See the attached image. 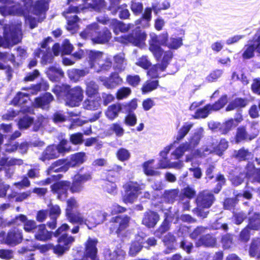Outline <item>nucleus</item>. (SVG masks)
I'll return each mask as SVG.
<instances>
[{
	"instance_id": "nucleus-1",
	"label": "nucleus",
	"mask_w": 260,
	"mask_h": 260,
	"mask_svg": "<svg viewBox=\"0 0 260 260\" xmlns=\"http://www.w3.org/2000/svg\"><path fill=\"white\" fill-rule=\"evenodd\" d=\"M49 0H40L34 6H31V0H24V5L25 10H27V13L20 8V4H15L11 5L8 0H0V2L4 3H7V5L0 7V13L3 16L9 15H23L26 19V23H28L31 28L37 26V23L39 21V16H42V18L45 17L44 12L48 8V3Z\"/></svg>"
},
{
	"instance_id": "nucleus-2",
	"label": "nucleus",
	"mask_w": 260,
	"mask_h": 260,
	"mask_svg": "<svg viewBox=\"0 0 260 260\" xmlns=\"http://www.w3.org/2000/svg\"><path fill=\"white\" fill-rule=\"evenodd\" d=\"M150 37L149 49L156 59H160L162 56V65L160 70H164L167 67L173 57L171 51H164L159 46L160 45L166 46L169 40L168 34L167 32L162 33L159 36L151 34Z\"/></svg>"
},
{
	"instance_id": "nucleus-3",
	"label": "nucleus",
	"mask_w": 260,
	"mask_h": 260,
	"mask_svg": "<svg viewBox=\"0 0 260 260\" xmlns=\"http://www.w3.org/2000/svg\"><path fill=\"white\" fill-rule=\"evenodd\" d=\"M85 160V153H76L70 156V159L67 162L64 160L59 159L53 163L48 170V174H51L53 172H66L70 167L79 166Z\"/></svg>"
},
{
	"instance_id": "nucleus-4",
	"label": "nucleus",
	"mask_w": 260,
	"mask_h": 260,
	"mask_svg": "<svg viewBox=\"0 0 260 260\" xmlns=\"http://www.w3.org/2000/svg\"><path fill=\"white\" fill-rule=\"evenodd\" d=\"M99 25L94 23L88 25L85 29L80 34L82 38H90L95 43L103 44L108 42L111 38V33L108 29H104L102 32H98Z\"/></svg>"
},
{
	"instance_id": "nucleus-5",
	"label": "nucleus",
	"mask_w": 260,
	"mask_h": 260,
	"mask_svg": "<svg viewBox=\"0 0 260 260\" xmlns=\"http://www.w3.org/2000/svg\"><path fill=\"white\" fill-rule=\"evenodd\" d=\"M88 57L90 68L93 69L96 72L108 71L112 67L110 58L101 52L89 51Z\"/></svg>"
},
{
	"instance_id": "nucleus-6",
	"label": "nucleus",
	"mask_w": 260,
	"mask_h": 260,
	"mask_svg": "<svg viewBox=\"0 0 260 260\" xmlns=\"http://www.w3.org/2000/svg\"><path fill=\"white\" fill-rule=\"evenodd\" d=\"M4 36L5 40L0 37V46L6 47L19 43L22 38L21 23L11 26L5 25Z\"/></svg>"
},
{
	"instance_id": "nucleus-7",
	"label": "nucleus",
	"mask_w": 260,
	"mask_h": 260,
	"mask_svg": "<svg viewBox=\"0 0 260 260\" xmlns=\"http://www.w3.org/2000/svg\"><path fill=\"white\" fill-rule=\"evenodd\" d=\"M71 146L66 140H62L57 145H50L48 146L43 151L40 157L42 161L56 158L59 156L60 154L69 152Z\"/></svg>"
},
{
	"instance_id": "nucleus-8",
	"label": "nucleus",
	"mask_w": 260,
	"mask_h": 260,
	"mask_svg": "<svg viewBox=\"0 0 260 260\" xmlns=\"http://www.w3.org/2000/svg\"><path fill=\"white\" fill-rule=\"evenodd\" d=\"M228 147V142L224 139H222L220 140L218 145L216 147L208 146L202 152L199 150L194 151L193 154L186 156L185 161L186 162L192 161L197 157L205 156L212 152H214L218 155H221L222 152L225 151Z\"/></svg>"
},
{
	"instance_id": "nucleus-9",
	"label": "nucleus",
	"mask_w": 260,
	"mask_h": 260,
	"mask_svg": "<svg viewBox=\"0 0 260 260\" xmlns=\"http://www.w3.org/2000/svg\"><path fill=\"white\" fill-rule=\"evenodd\" d=\"M107 216V213L103 210L90 211L86 213L85 216L82 214L83 221L78 223H85L89 229H92L103 223Z\"/></svg>"
},
{
	"instance_id": "nucleus-10",
	"label": "nucleus",
	"mask_w": 260,
	"mask_h": 260,
	"mask_svg": "<svg viewBox=\"0 0 260 260\" xmlns=\"http://www.w3.org/2000/svg\"><path fill=\"white\" fill-rule=\"evenodd\" d=\"M57 241L58 244L55 246L49 244L46 245L44 247L46 248L47 250L52 249L55 254L61 255L69 249L74 241V238L72 236H68L67 234H62L58 238Z\"/></svg>"
},
{
	"instance_id": "nucleus-11",
	"label": "nucleus",
	"mask_w": 260,
	"mask_h": 260,
	"mask_svg": "<svg viewBox=\"0 0 260 260\" xmlns=\"http://www.w3.org/2000/svg\"><path fill=\"white\" fill-rule=\"evenodd\" d=\"M125 193L123 197V201L125 203H133L138 198L140 191L144 187L140 186L137 182H128L123 185Z\"/></svg>"
},
{
	"instance_id": "nucleus-12",
	"label": "nucleus",
	"mask_w": 260,
	"mask_h": 260,
	"mask_svg": "<svg viewBox=\"0 0 260 260\" xmlns=\"http://www.w3.org/2000/svg\"><path fill=\"white\" fill-rule=\"evenodd\" d=\"M78 2L81 1L83 3L82 6L78 3V6H71L69 9L66 14L71 13H78L84 9H90L96 11L100 10L105 6L104 0H77Z\"/></svg>"
},
{
	"instance_id": "nucleus-13",
	"label": "nucleus",
	"mask_w": 260,
	"mask_h": 260,
	"mask_svg": "<svg viewBox=\"0 0 260 260\" xmlns=\"http://www.w3.org/2000/svg\"><path fill=\"white\" fill-rule=\"evenodd\" d=\"M213 200V194L207 191H204L199 194L197 199L199 216L203 218L207 216L208 212L202 211L201 208H209L212 204Z\"/></svg>"
},
{
	"instance_id": "nucleus-14",
	"label": "nucleus",
	"mask_w": 260,
	"mask_h": 260,
	"mask_svg": "<svg viewBox=\"0 0 260 260\" xmlns=\"http://www.w3.org/2000/svg\"><path fill=\"white\" fill-rule=\"evenodd\" d=\"M68 94L66 96V105L70 107L79 106L83 98V90L79 86L69 89L66 88Z\"/></svg>"
},
{
	"instance_id": "nucleus-15",
	"label": "nucleus",
	"mask_w": 260,
	"mask_h": 260,
	"mask_svg": "<svg viewBox=\"0 0 260 260\" xmlns=\"http://www.w3.org/2000/svg\"><path fill=\"white\" fill-rule=\"evenodd\" d=\"M147 35L144 31L136 30L135 34L129 36H123L119 38L118 41L122 43H131L135 46L142 47L144 45Z\"/></svg>"
},
{
	"instance_id": "nucleus-16",
	"label": "nucleus",
	"mask_w": 260,
	"mask_h": 260,
	"mask_svg": "<svg viewBox=\"0 0 260 260\" xmlns=\"http://www.w3.org/2000/svg\"><path fill=\"white\" fill-rule=\"evenodd\" d=\"M242 120V116L239 115L236 119L228 120L223 122L222 124L214 122H210L209 123L208 125L209 128L212 129L219 128L222 133L226 134L233 128L236 127Z\"/></svg>"
},
{
	"instance_id": "nucleus-17",
	"label": "nucleus",
	"mask_w": 260,
	"mask_h": 260,
	"mask_svg": "<svg viewBox=\"0 0 260 260\" xmlns=\"http://www.w3.org/2000/svg\"><path fill=\"white\" fill-rule=\"evenodd\" d=\"M78 204L76 200L71 198L67 201V207L66 209V216L69 220L73 223H78L83 221L82 214L81 213L74 214L72 210L78 207Z\"/></svg>"
},
{
	"instance_id": "nucleus-18",
	"label": "nucleus",
	"mask_w": 260,
	"mask_h": 260,
	"mask_svg": "<svg viewBox=\"0 0 260 260\" xmlns=\"http://www.w3.org/2000/svg\"><path fill=\"white\" fill-rule=\"evenodd\" d=\"M41 87L40 85H36L28 89L26 92H19L12 101V104L15 106H21L27 102L30 94H35L40 91Z\"/></svg>"
},
{
	"instance_id": "nucleus-19",
	"label": "nucleus",
	"mask_w": 260,
	"mask_h": 260,
	"mask_svg": "<svg viewBox=\"0 0 260 260\" xmlns=\"http://www.w3.org/2000/svg\"><path fill=\"white\" fill-rule=\"evenodd\" d=\"M260 54V36L254 37L244 47L243 56L244 58H250L254 56V52Z\"/></svg>"
},
{
	"instance_id": "nucleus-20",
	"label": "nucleus",
	"mask_w": 260,
	"mask_h": 260,
	"mask_svg": "<svg viewBox=\"0 0 260 260\" xmlns=\"http://www.w3.org/2000/svg\"><path fill=\"white\" fill-rule=\"evenodd\" d=\"M98 21L103 24H110L112 25L115 33L117 34L118 31L121 32H124L128 30L129 29L134 26L133 24H124L117 20H109L105 18L98 19Z\"/></svg>"
},
{
	"instance_id": "nucleus-21",
	"label": "nucleus",
	"mask_w": 260,
	"mask_h": 260,
	"mask_svg": "<svg viewBox=\"0 0 260 260\" xmlns=\"http://www.w3.org/2000/svg\"><path fill=\"white\" fill-rule=\"evenodd\" d=\"M14 223L18 225L23 224V229L27 232H31L37 228L35 221L28 220L26 216L22 214L16 217L14 220Z\"/></svg>"
},
{
	"instance_id": "nucleus-22",
	"label": "nucleus",
	"mask_w": 260,
	"mask_h": 260,
	"mask_svg": "<svg viewBox=\"0 0 260 260\" xmlns=\"http://www.w3.org/2000/svg\"><path fill=\"white\" fill-rule=\"evenodd\" d=\"M70 186V182L60 181L57 182L52 186V190L58 194V198L63 200L67 197V191Z\"/></svg>"
},
{
	"instance_id": "nucleus-23",
	"label": "nucleus",
	"mask_w": 260,
	"mask_h": 260,
	"mask_svg": "<svg viewBox=\"0 0 260 260\" xmlns=\"http://www.w3.org/2000/svg\"><path fill=\"white\" fill-rule=\"evenodd\" d=\"M22 237L21 232L15 229L8 233L4 242L9 245H16L22 241Z\"/></svg>"
},
{
	"instance_id": "nucleus-24",
	"label": "nucleus",
	"mask_w": 260,
	"mask_h": 260,
	"mask_svg": "<svg viewBox=\"0 0 260 260\" xmlns=\"http://www.w3.org/2000/svg\"><path fill=\"white\" fill-rule=\"evenodd\" d=\"M159 219L158 214L156 212L149 211L144 215L142 223L148 228L154 227Z\"/></svg>"
},
{
	"instance_id": "nucleus-25",
	"label": "nucleus",
	"mask_w": 260,
	"mask_h": 260,
	"mask_svg": "<svg viewBox=\"0 0 260 260\" xmlns=\"http://www.w3.org/2000/svg\"><path fill=\"white\" fill-rule=\"evenodd\" d=\"M35 238L39 241H46L52 237V232H49L45 224H41L37 226L35 234Z\"/></svg>"
},
{
	"instance_id": "nucleus-26",
	"label": "nucleus",
	"mask_w": 260,
	"mask_h": 260,
	"mask_svg": "<svg viewBox=\"0 0 260 260\" xmlns=\"http://www.w3.org/2000/svg\"><path fill=\"white\" fill-rule=\"evenodd\" d=\"M129 218L127 216H117L114 219L113 228L116 229V233L120 234L128 225Z\"/></svg>"
},
{
	"instance_id": "nucleus-27",
	"label": "nucleus",
	"mask_w": 260,
	"mask_h": 260,
	"mask_svg": "<svg viewBox=\"0 0 260 260\" xmlns=\"http://www.w3.org/2000/svg\"><path fill=\"white\" fill-rule=\"evenodd\" d=\"M100 80L103 82V85L108 88H113L116 85L120 84L122 80L117 74H113L109 78L101 77Z\"/></svg>"
},
{
	"instance_id": "nucleus-28",
	"label": "nucleus",
	"mask_w": 260,
	"mask_h": 260,
	"mask_svg": "<svg viewBox=\"0 0 260 260\" xmlns=\"http://www.w3.org/2000/svg\"><path fill=\"white\" fill-rule=\"evenodd\" d=\"M125 253L121 248H117L113 251L107 250L105 253L106 260H124Z\"/></svg>"
},
{
	"instance_id": "nucleus-29",
	"label": "nucleus",
	"mask_w": 260,
	"mask_h": 260,
	"mask_svg": "<svg viewBox=\"0 0 260 260\" xmlns=\"http://www.w3.org/2000/svg\"><path fill=\"white\" fill-rule=\"evenodd\" d=\"M53 96L50 93H46L43 96L37 98L35 100V105L42 109L48 108L49 104L53 101Z\"/></svg>"
},
{
	"instance_id": "nucleus-30",
	"label": "nucleus",
	"mask_w": 260,
	"mask_h": 260,
	"mask_svg": "<svg viewBox=\"0 0 260 260\" xmlns=\"http://www.w3.org/2000/svg\"><path fill=\"white\" fill-rule=\"evenodd\" d=\"M121 110V107L119 104H113L108 107L105 114L109 119L113 120L118 117Z\"/></svg>"
},
{
	"instance_id": "nucleus-31",
	"label": "nucleus",
	"mask_w": 260,
	"mask_h": 260,
	"mask_svg": "<svg viewBox=\"0 0 260 260\" xmlns=\"http://www.w3.org/2000/svg\"><path fill=\"white\" fill-rule=\"evenodd\" d=\"M246 176L251 182H260V169H255L252 164L249 165L247 168Z\"/></svg>"
},
{
	"instance_id": "nucleus-32",
	"label": "nucleus",
	"mask_w": 260,
	"mask_h": 260,
	"mask_svg": "<svg viewBox=\"0 0 260 260\" xmlns=\"http://www.w3.org/2000/svg\"><path fill=\"white\" fill-rule=\"evenodd\" d=\"M46 73L49 78L53 81H58L63 75V72L56 67L49 68Z\"/></svg>"
},
{
	"instance_id": "nucleus-33",
	"label": "nucleus",
	"mask_w": 260,
	"mask_h": 260,
	"mask_svg": "<svg viewBox=\"0 0 260 260\" xmlns=\"http://www.w3.org/2000/svg\"><path fill=\"white\" fill-rule=\"evenodd\" d=\"M216 243L215 238L208 234L201 238L197 243V246L203 245L206 247H213L215 245Z\"/></svg>"
},
{
	"instance_id": "nucleus-34",
	"label": "nucleus",
	"mask_w": 260,
	"mask_h": 260,
	"mask_svg": "<svg viewBox=\"0 0 260 260\" xmlns=\"http://www.w3.org/2000/svg\"><path fill=\"white\" fill-rule=\"evenodd\" d=\"M203 132L204 130L202 127H199L195 130L189 141V143H188L190 148L196 147L199 144L201 138L203 137Z\"/></svg>"
},
{
	"instance_id": "nucleus-35",
	"label": "nucleus",
	"mask_w": 260,
	"mask_h": 260,
	"mask_svg": "<svg viewBox=\"0 0 260 260\" xmlns=\"http://www.w3.org/2000/svg\"><path fill=\"white\" fill-rule=\"evenodd\" d=\"M151 13L152 10L151 8H146L145 10L142 18L136 21V24H141L143 27H148L149 26V21L151 20Z\"/></svg>"
},
{
	"instance_id": "nucleus-36",
	"label": "nucleus",
	"mask_w": 260,
	"mask_h": 260,
	"mask_svg": "<svg viewBox=\"0 0 260 260\" xmlns=\"http://www.w3.org/2000/svg\"><path fill=\"white\" fill-rule=\"evenodd\" d=\"M190 149L188 143H183L172 153V155L174 156L175 159H178L184 155L186 151Z\"/></svg>"
},
{
	"instance_id": "nucleus-37",
	"label": "nucleus",
	"mask_w": 260,
	"mask_h": 260,
	"mask_svg": "<svg viewBox=\"0 0 260 260\" xmlns=\"http://www.w3.org/2000/svg\"><path fill=\"white\" fill-rule=\"evenodd\" d=\"M114 59L115 69L120 72L123 71L126 64L124 54L123 53L117 54L114 56Z\"/></svg>"
},
{
	"instance_id": "nucleus-38",
	"label": "nucleus",
	"mask_w": 260,
	"mask_h": 260,
	"mask_svg": "<svg viewBox=\"0 0 260 260\" xmlns=\"http://www.w3.org/2000/svg\"><path fill=\"white\" fill-rule=\"evenodd\" d=\"M83 105L84 108L88 110H97L101 106L100 99H87L84 102Z\"/></svg>"
},
{
	"instance_id": "nucleus-39",
	"label": "nucleus",
	"mask_w": 260,
	"mask_h": 260,
	"mask_svg": "<svg viewBox=\"0 0 260 260\" xmlns=\"http://www.w3.org/2000/svg\"><path fill=\"white\" fill-rule=\"evenodd\" d=\"M66 17L68 19L67 29L72 33H74L78 29V17L76 15H74L71 17L69 16L66 15Z\"/></svg>"
},
{
	"instance_id": "nucleus-40",
	"label": "nucleus",
	"mask_w": 260,
	"mask_h": 260,
	"mask_svg": "<svg viewBox=\"0 0 260 260\" xmlns=\"http://www.w3.org/2000/svg\"><path fill=\"white\" fill-rule=\"evenodd\" d=\"M154 163V160L151 159L145 162L143 165V171L147 176H157L159 172L152 169V165Z\"/></svg>"
},
{
	"instance_id": "nucleus-41",
	"label": "nucleus",
	"mask_w": 260,
	"mask_h": 260,
	"mask_svg": "<svg viewBox=\"0 0 260 260\" xmlns=\"http://www.w3.org/2000/svg\"><path fill=\"white\" fill-rule=\"evenodd\" d=\"M183 45L182 39L181 37H171L168 41L166 46L170 49H177Z\"/></svg>"
},
{
	"instance_id": "nucleus-42",
	"label": "nucleus",
	"mask_w": 260,
	"mask_h": 260,
	"mask_svg": "<svg viewBox=\"0 0 260 260\" xmlns=\"http://www.w3.org/2000/svg\"><path fill=\"white\" fill-rule=\"evenodd\" d=\"M158 86V81H147L144 83L142 87V92L143 94H146L151 92L157 88Z\"/></svg>"
},
{
	"instance_id": "nucleus-43",
	"label": "nucleus",
	"mask_w": 260,
	"mask_h": 260,
	"mask_svg": "<svg viewBox=\"0 0 260 260\" xmlns=\"http://www.w3.org/2000/svg\"><path fill=\"white\" fill-rule=\"evenodd\" d=\"M143 240L140 238H137L136 241L133 242L129 248V254L131 255H135L137 254L142 248V244L143 243Z\"/></svg>"
},
{
	"instance_id": "nucleus-44",
	"label": "nucleus",
	"mask_w": 260,
	"mask_h": 260,
	"mask_svg": "<svg viewBox=\"0 0 260 260\" xmlns=\"http://www.w3.org/2000/svg\"><path fill=\"white\" fill-rule=\"evenodd\" d=\"M161 59V63L152 67L147 72V74L152 78H155L158 77L159 73L164 71L167 67L164 70H160L162 65V56L159 59Z\"/></svg>"
},
{
	"instance_id": "nucleus-45",
	"label": "nucleus",
	"mask_w": 260,
	"mask_h": 260,
	"mask_svg": "<svg viewBox=\"0 0 260 260\" xmlns=\"http://www.w3.org/2000/svg\"><path fill=\"white\" fill-rule=\"evenodd\" d=\"M212 110L211 108V105H207L205 106L203 108L199 109L197 110L194 115L195 118H204L209 115L210 112L212 111Z\"/></svg>"
},
{
	"instance_id": "nucleus-46",
	"label": "nucleus",
	"mask_w": 260,
	"mask_h": 260,
	"mask_svg": "<svg viewBox=\"0 0 260 260\" xmlns=\"http://www.w3.org/2000/svg\"><path fill=\"white\" fill-rule=\"evenodd\" d=\"M86 93L88 96H91L98 92V86L92 81H86Z\"/></svg>"
},
{
	"instance_id": "nucleus-47",
	"label": "nucleus",
	"mask_w": 260,
	"mask_h": 260,
	"mask_svg": "<svg viewBox=\"0 0 260 260\" xmlns=\"http://www.w3.org/2000/svg\"><path fill=\"white\" fill-rule=\"evenodd\" d=\"M192 126L193 124L189 122L184 123L178 131L177 140L178 141L182 140L187 135Z\"/></svg>"
},
{
	"instance_id": "nucleus-48",
	"label": "nucleus",
	"mask_w": 260,
	"mask_h": 260,
	"mask_svg": "<svg viewBox=\"0 0 260 260\" xmlns=\"http://www.w3.org/2000/svg\"><path fill=\"white\" fill-rule=\"evenodd\" d=\"M248 228L254 230L260 229V218L259 214H254L253 217H250Z\"/></svg>"
},
{
	"instance_id": "nucleus-49",
	"label": "nucleus",
	"mask_w": 260,
	"mask_h": 260,
	"mask_svg": "<svg viewBox=\"0 0 260 260\" xmlns=\"http://www.w3.org/2000/svg\"><path fill=\"white\" fill-rule=\"evenodd\" d=\"M249 134L246 132L245 128L243 127L238 128L235 138L236 143H239L243 140H249Z\"/></svg>"
},
{
	"instance_id": "nucleus-50",
	"label": "nucleus",
	"mask_w": 260,
	"mask_h": 260,
	"mask_svg": "<svg viewBox=\"0 0 260 260\" xmlns=\"http://www.w3.org/2000/svg\"><path fill=\"white\" fill-rule=\"evenodd\" d=\"M249 253L251 256L260 257V239L252 242L250 248Z\"/></svg>"
},
{
	"instance_id": "nucleus-51",
	"label": "nucleus",
	"mask_w": 260,
	"mask_h": 260,
	"mask_svg": "<svg viewBox=\"0 0 260 260\" xmlns=\"http://www.w3.org/2000/svg\"><path fill=\"white\" fill-rule=\"evenodd\" d=\"M247 105V101L242 99H237L230 103L226 108V110L231 111L236 108L243 107Z\"/></svg>"
},
{
	"instance_id": "nucleus-52",
	"label": "nucleus",
	"mask_w": 260,
	"mask_h": 260,
	"mask_svg": "<svg viewBox=\"0 0 260 260\" xmlns=\"http://www.w3.org/2000/svg\"><path fill=\"white\" fill-rule=\"evenodd\" d=\"M23 161L21 159L11 158L9 160L8 159L2 157L0 159V166L3 167L5 165L12 166L15 165H20L22 164Z\"/></svg>"
},
{
	"instance_id": "nucleus-53",
	"label": "nucleus",
	"mask_w": 260,
	"mask_h": 260,
	"mask_svg": "<svg viewBox=\"0 0 260 260\" xmlns=\"http://www.w3.org/2000/svg\"><path fill=\"white\" fill-rule=\"evenodd\" d=\"M33 119L27 115L24 116L18 121V125L19 128L21 129H26L32 123Z\"/></svg>"
},
{
	"instance_id": "nucleus-54",
	"label": "nucleus",
	"mask_w": 260,
	"mask_h": 260,
	"mask_svg": "<svg viewBox=\"0 0 260 260\" xmlns=\"http://www.w3.org/2000/svg\"><path fill=\"white\" fill-rule=\"evenodd\" d=\"M103 188L104 190L108 193L112 195H115L117 193V186L114 182L108 181L105 182Z\"/></svg>"
},
{
	"instance_id": "nucleus-55",
	"label": "nucleus",
	"mask_w": 260,
	"mask_h": 260,
	"mask_svg": "<svg viewBox=\"0 0 260 260\" xmlns=\"http://www.w3.org/2000/svg\"><path fill=\"white\" fill-rule=\"evenodd\" d=\"M228 102L227 96H222L220 99L213 105H211V108L212 111H217L221 109Z\"/></svg>"
},
{
	"instance_id": "nucleus-56",
	"label": "nucleus",
	"mask_w": 260,
	"mask_h": 260,
	"mask_svg": "<svg viewBox=\"0 0 260 260\" xmlns=\"http://www.w3.org/2000/svg\"><path fill=\"white\" fill-rule=\"evenodd\" d=\"M118 159L122 161L128 160L131 156L129 152L126 149L120 148L116 153Z\"/></svg>"
},
{
	"instance_id": "nucleus-57",
	"label": "nucleus",
	"mask_w": 260,
	"mask_h": 260,
	"mask_svg": "<svg viewBox=\"0 0 260 260\" xmlns=\"http://www.w3.org/2000/svg\"><path fill=\"white\" fill-rule=\"evenodd\" d=\"M131 93V90L128 87H122L119 89L116 93V98L120 100L126 98Z\"/></svg>"
},
{
	"instance_id": "nucleus-58",
	"label": "nucleus",
	"mask_w": 260,
	"mask_h": 260,
	"mask_svg": "<svg viewBox=\"0 0 260 260\" xmlns=\"http://www.w3.org/2000/svg\"><path fill=\"white\" fill-rule=\"evenodd\" d=\"M252 156L251 152L244 149L239 150L236 154V157L240 160H248L251 158Z\"/></svg>"
},
{
	"instance_id": "nucleus-59",
	"label": "nucleus",
	"mask_w": 260,
	"mask_h": 260,
	"mask_svg": "<svg viewBox=\"0 0 260 260\" xmlns=\"http://www.w3.org/2000/svg\"><path fill=\"white\" fill-rule=\"evenodd\" d=\"M163 241L165 244L170 249H172L174 248L175 239L174 236L170 233H169L164 237Z\"/></svg>"
},
{
	"instance_id": "nucleus-60",
	"label": "nucleus",
	"mask_w": 260,
	"mask_h": 260,
	"mask_svg": "<svg viewBox=\"0 0 260 260\" xmlns=\"http://www.w3.org/2000/svg\"><path fill=\"white\" fill-rule=\"evenodd\" d=\"M169 229V219L168 217L166 218L164 221L157 231L156 234L157 236H160Z\"/></svg>"
},
{
	"instance_id": "nucleus-61",
	"label": "nucleus",
	"mask_w": 260,
	"mask_h": 260,
	"mask_svg": "<svg viewBox=\"0 0 260 260\" xmlns=\"http://www.w3.org/2000/svg\"><path fill=\"white\" fill-rule=\"evenodd\" d=\"M221 70H217L211 73L207 77L206 80L209 82H212L216 81L222 75Z\"/></svg>"
},
{
	"instance_id": "nucleus-62",
	"label": "nucleus",
	"mask_w": 260,
	"mask_h": 260,
	"mask_svg": "<svg viewBox=\"0 0 260 260\" xmlns=\"http://www.w3.org/2000/svg\"><path fill=\"white\" fill-rule=\"evenodd\" d=\"M70 141L74 145L81 144L83 142V135L81 133H76L70 136Z\"/></svg>"
},
{
	"instance_id": "nucleus-63",
	"label": "nucleus",
	"mask_w": 260,
	"mask_h": 260,
	"mask_svg": "<svg viewBox=\"0 0 260 260\" xmlns=\"http://www.w3.org/2000/svg\"><path fill=\"white\" fill-rule=\"evenodd\" d=\"M50 215L52 218H55L59 216L61 213V210L59 207L57 205H51L49 207Z\"/></svg>"
},
{
	"instance_id": "nucleus-64",
	"label": "nucleus",
	"mask_w": 260,
	"mask_h": 260,
	"mask_svg": "<svg viewBox=\"0 0 260 260\" xmlns=\"http://www.w3.org/2000/svg\"><path fill=\"white\" fill-rule=\"evenodd\" d=\"M251 90L253 93L260 95V78L254 79L253 80Z\"/></svg>"
}]
</instances>
